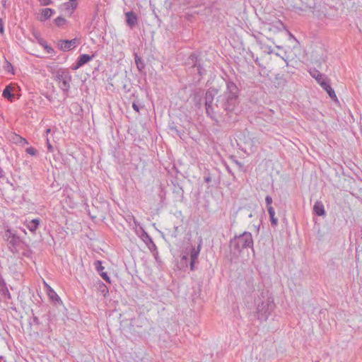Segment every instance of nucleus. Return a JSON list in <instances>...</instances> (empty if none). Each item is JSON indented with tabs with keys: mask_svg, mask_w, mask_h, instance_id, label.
<instances>
[{
	"mask_svg": "<svg viewBox=\"0 0 362 362\" xmlns=\"http://www.w3.org/2000/svg\"><path fill=\"white\" fill-rule=\"evenodd\" d=\"M239 89L231 81H226V90L216 99L214 94L207 90L204 98L206 115L216 124L230 122L238 104Z\"/></svg>",
	"mask_w": 362,
	"mask_h": 362,
	"instance_id": "nucleus-1",
	"label": "nucleus"
},
{
	"mask_svg": "<svg viewBox=\"0 0 362 362\" xmlns=\"http://www.w3.org/2000/svg\"><path fill=\"white\" fill-rule=\"evenodd\" d=\"M54 79L58 83L59 88L66 97L68 96L71 88L72 76L67 69L60 68L52 72Z\"/></svg>",
	"mask_w": 362,
	"mask_h": 362,
	"instance_id": "nucleus-2",
	"label": "nucleus"
},
{
	"mask_svg": "<svg viewBox=\"0 0 362 362\" xmlns=\"http://www.w3.org/2000/svg\"><path fill=\"white\" fill-rule=\"evenodd\" d=\"M230 247L238 252L246 248H253V239L251 233L244 232L230 240Z\"/></svg>",
	"mask_w": 362,
	"mask_h": 362,
	"instance_id": "nucleus-3",
	"label": "nucleus"
},
{
	"mask_svg": "<svg viewBox=\"0 0 362 362\" xmlns=\"http://www.w3.org/2000/svg\"><path fill=\"white\" fill-rule=\"evenodd\" d=\"M275 308L274 300L272 298H267L262 300L261 303L257 305V315L260 320H267L271 313Z\"/></svg>",
	"mask_w": 362,
	"mask_h": 362,
	"instance_id": "nucleus-4",
	"label": "nucleus"
},
{
	"mask_svg": "<svg viewBox=\"0 0 362 362\" xmlns=\"http://www.w3.org/2000/svg\"><path fill=\"white\" fill-rule=\"evenodd\" d=\"M5 237L8 241V250L13 254L18 253L19 247L22 243L21 238L13 233L11 230H7L5 233Z\"/></svg>",
	"mask_w": 362,
	"mask_h": 362,
	"instance_id": "nucleus-5",
	"label": "nucleus"
},
{
	"mask_svg": "<svg viewBox=\"0 0 362 362\" xmlns=\"http://www.w3.org/2000/svg\"><path fill=\"white\" fill-rule=\"evenodd\" d=\"M80 44V39L61 40L58 42L59 48L63 52H67L76 48Z\"/></svg>",
	"mask_w": 362,
	"mask_h": 362,
	"instance_id": "nucleus-6",
	"label": "nucleus"
},
{
	"mask_svg": "<svg viewBox=\"0 0 362 362\" xmlns=\"http://www.w3.org/2000/svg\"><path fill=\"white\" fill-rule=\"evenodd\" d=\"M187 64L191 65L192 69H195L199 76H202L205 73L204 69L199 64L198 57L195 53H192L189 55L187 62Z\"/></svg>",
	"mask_w": 362,
	"mask_h": 362,
	"instance_id": "nucleus-7",
	"label": "nucleus"
},
{
	"mask_svg": "<svg viewBox=\"0 0 362 362\" xmlns=\"http://www.w3.org/2000/svg\"><path fill=\"white\" fill-rule=\"evenodd\" d=\"M202 245V240L200 239L199 243L197 245V247H192L190 251V269L192 271L194 270V264L197 262V259L199 257L201 248Z\"/></svg>",
	"mask_w": 362,
	"mask_h": 362,
	"instance_id": "nucleus-8",
	"label": "nucleus"
},
{
	"mask_svg": "<svg viewBox=\"0 0 362 362\" xmlns=\"http://www.w3.org/2000/svg\"><path fill=\"white\" fill-rule=\"evenodd\" d=\"M142 240L151 252H153L154 255L155 252L158 254V250L156 244L154 243L151 237L145 231L142 235Z\"/></svg>",
	"mask_w": 362,
	"mask_h": 362,
	"instance_id": "nucleus-9",
	"label": "nucleus"
},
{
	"mask_svg": "<svg viewBox=\"0 0 362 362\" xmlns=\"http://www.w3.org/2000/svg\"><path fill=\"white\" fill-rule=\"evenodd\" d=\"M310 75L315 78L317 82L322 86V83H328L329 80L316 69H310L309 71Z\"/></svg>",
	"mask_w": 362,
	"mask_h": 362,
	"instance_id": "nucleus-10",
	"label": "nucleus"
},
{
	"mask_svg": "<svg viewBox=\"0 0 362 362\" xmlns=\"http://www.w3.org/2000/svg\"><path fill=\"white\" fill-rule=\"evenodd\" d=\"M126 21L131 28H134L138 21L137 15L134 11L126 13Z\"/></svg>",
	"mask_w": 362,
	"mask_h": 362,
	"instance_id": "nucleus-11",
	"label": "nucleus"
},
{
	"mask_svg": "<svg viewBox=\"0 0 362 362\" xmlns=\"http://www.w3.org/2000/svg\"><path fill=\"white\" fill-rule=\"evenodd\" d=\"M95 269L99 273L100 276L107 283H110V279L107 272H103L104 267L102 266V262L100 260H97L95 262Z\"/></svg>",
	"mask_w": 362,
	"mask_h": 362,
	"instance_id": "nucleus-12",
	"label": "nucleus"
},
{
	"mask_svg": "<svg viewBox=\"0 0 362 362\" xmlns=\"http://www.w3.org/2000/svg\"><path fill=\"white\" fill-rule=\"evenodd\" d=\"M55 13V11L52 8H43L41 11L40 16L39 20L40 21H45L46 20L50 18V17Z\"/></svg>",
	"mask_w": 362,
	"mask_h": 362,
	"instance_id": "nucleus-13",
	"label": "nucleus"
},
{
	"mask_svg": "<svg viewBox=\"0 0 362 362\" xmlns=\"http://www.w3.org/2000/svg\"><path fill=\"white\" fill-rule=\"evenodd\" d=\"M313 212L319 216H322L325 214L324 204L321 201H317L315 203L313 206Z\"/></svg>",
	"mask_w": 362,
	"mask_h": 362,
	"instance_id": "nucleus-14",
	"label": "nucleus"
},
{
	"mask_svg": "<svg viewBox=\"0 0 362 362\" xmlns=\"http://www.w3.org/2000/svg\"><path fill=\"white\" fill-rule=\"evenodd\" d=\"M78 0H69V1L64 3L62 6L65 11L72 13L78 6Z\"/></svg>",
	"mask_w": 362,
	"mask_h": 362,
	"instance_id": "nucleus-15",
	"label": "nucleus"
},
{
	"mask_svg": "<svg viewBox=\"0 0 362 362\" xmlns=\"http://www.w3.org/2000/svg\"><path fill=\"white\" fill-rule=\"evenodd\" d=\"M322 88L327 93L329 96L335 101H337V98L334 90L330 86L329 82L328 83H322Z\"/></svg>",
	"mask_w": 362,
	"mask_h": 362,
	"instance_id": "nucleus-16",
	"label": "nucleus"
},
{
	"mask_svg": "<svg viewBox=\"0 0 362 362\" xmlns=\"http://www.w3.org/2000/svg\"><path fill=\"white\" fill-rule=\"evenodd\" d=\"M95 286L99 293H100L104 297L107 296L109 291L107 286L103 282H102L100 280H98L95 284Z\"/></svg>",
	"mask_w": 362,
	"mask_h": 362,
	"instance_id": "nucleus-17",
	"label": "nucleus"
},
{
	"mask_svg": "<svg viewBox=\"0 0 362 362\" xmlns=\"http://www.w3.org/2000/svg\"><path fill=\"white\" fill-rule=\"evenodd\" d=\"M40 221L39 218H35L28 221L26 226L30 232L35 233L40 225Z\"/></svg>",
	"mask_w": 362,
	"mask_h": 362,
	"instance_id": "nucleus-18",
	"label": "nucleus"
},
{
	"mask_svg": "<svg viewBox=\"0 0 362 362\" xmlns=\"http://www.w3.org/2000/svg\"><path fill=\"white\" fill-rule=\"evenodd\" d=\"M169 129L180 139H182L185 134V131L181 128H178L174 123L169 124Z\"/></svg>",
	"mask_w": 362,
	"mask_h": 362,
	"instance_id": "nucleus-19",
	"label": "nucleus"
},
{
	"mask_svg": "<svg viewBox=\"0 0 362 362\" xmlns=\"http://www.w3.org/2000/svg\"><path fill=\"white\" fill-rule=\"evenodd\" d=\"M47 287V295L49 299L53 302H59L60 301V298L57 295V293L47 284H45Z\"/></svg>",
	"mask_w": 362,
	"mask_h": 362,
	"instance_id": "nucleus-20",
	"label": "nucleus"
},
{
	"mask_svg": "<svg viewBox=\"0 0 362 362\" xmlns=\"http://www.w3.org/2000/svg\"><path fill=\"white\" fill-rule=\"evenodd\" d=\"M268 213L270 217V221L272 226L275 227L278 225V219L275 217V211L273 207H268Z\"/></svg>",
	"mask_w": 362,
	"mask_h": 362,
	"instance_id": "nucleus-21",
	"label": "nucleus"
},
{
	"mask_svg": "<svg viewBox=\"0 0 362 362\" xmlns=\"http://www.w3.org/2000/svg\"><path fill=\"white\" fill-rule=\"evenodd\" d=\"M93 57L94 55L90 56L87 54H81L77 59L79 61V64H81L83 66L90 61H91L93 59Z\"/></svg>",
	"mask_w": 362,
	"mask_h": 362,
	"instance_id": "nucleus-22",
	"label": "nucleus"
},
{
	"mask_svg": "<svg viewBox=\"0 0 362 362\" xmlns=\"http://www.w3.org/2000/svg\"><path fill=\"white\" fill-rule=\"evenodd\" d=\"M2 95L4 98L8 99L9 100H12L14 97V95L12 93V88L11 86H7L3 90Z\"/></svg>",
	"mask_w": 362,
	"mask_h": 362,
	"instance_id": "nucleus-23",
	"label": "nucleus"
},
{
	"mask_svg": "<svg viewBox=\"0 0 362 362\" xmlns=\"http://www.w3.org/2000/svg\"><path fill=\"white\" fill-rule=\"evenodd\" d=\"M54 22L58 28H63L67 23V21L62 16L56 18Z\"/></svg>",
	"mask_w": 362,
	"mask_h": 362,
	"instance_id": "nucleus-24",
	"label": "nucleus"
},
{
	"mask_svg": "<svg viewBox=\"0 0 362 362\" xmlns=\"http://www.w3.org/2000/svg\"><path fill=\"white\" fill-rule=\"evenodd\" d=\"M272 28L276 29L278 31H281V30H286V26L280 20H279V21H276L275 23H274V24L272 25Z\"/></svg>",
	"mask_w": 362,
	"mask_h": 362,
	"instance_id": "nucleus-25",
	"label": "nucleus"
},
{
	"mask_svg": "<svg viewBox=\"0 0 362 362\" xmlns=\"http://www.w3.org/2000/svg\"><path fill=\"white\" fill-rule=\"evenodd\" d=\"M33 36L35 37V40L37 41V42L41 45H45L46 41L41 37L40 33L38 32H33Z\"/></svg>",
	"mask_w": 362,
	"mask_h": 362,
	"instance_id": "nucleus-26",
	"label": "nucleus"
},
{
	"mask_svg": "<svg viewBox=\"0 0 362 362\" xmlns=\"http://www.w3.org/2000/svg\"><path fill=\"white\" fill-rule=\"evenodd\" d=\"M135 62H136V64L139 70L141 71L142 69L144 68V64L142 62L141 59L140 57H139L137 55H136V57H135Z\"/></svg>",
	"mask_w": 362,
	"mask_h": 362,
	"instance_id": "nucleus-27",
	"label": "nucleus"
},
{
	"mask_svg": "<svg viewBox=\"0 0 362 362\" xmlns=\"http://www.w3.org/2000/svg\"><path fill=\"white\" fill-rule=\"evenodd\" d=\"M4 68L6 71L13 74V67L9 62L6 61Z\"/></svg>",
	"mask_w": 362,
	"mask_h": 362,
	"instance_id": "nucleus-28",
	"label": "nucleus"
},
{
	"mask_svg": "<svg viewBox=\"0 0 362 362\" xmlns=\"http://www.w3.org/2000/svg\"><path fill=\"white\" fill-rule=\"evenodd\" d=\"M26 152L31 156H35L37 153V150L32 146L26 148Z\"/></svg>",
	"mask_w": 362,
	"mask_h": 362,
	"instance_id": "nucleus-29",
	"label": "nucleus"
},
{
	"mask_svg": "<svg viewBox=\"0 0 362 362\" xmlns=\"http://www.w3.org/2000/svg\"><path fill=\"white\" fill-rule=\"evenodd\" d=\"M265 202H266L267 209H268V207H272V198L271 196H269V195L266 196Z\"/></svg>",
	"mask_w": 362,
	"mask_h": 362,
	"instance_id": "nucleus-30",
	"label": "nucleus"
},
{
	"mask_svg": "<svg viewBox=\"0 0 362 362\" xmlns=\"http://www.w3.org/2000/svg\"><path fill=\"white\" fill-rule=\"evenodd\" d=\"M42 47L45 48L47 53H52L54 52L53 48L51 46L48 45L47 44V42H45V45H42Z\"/></svg>",
	"mask_w": 362,
	"mask_h": 362,
	"instance_id": "nucleus-31",
	"label": "nucleus"
},
{
	"mask_svg": "<svg viewBox=\"0 0 362 362\" xmlns=\"http://www.w3.org/2000/svg\"><path fill=\"white\" fill-rule=\"evenodd\" d=\"M39 1L42 6L50 5L52 3V0H40Z\"/></svg>",
	"mask_w": 362,
	"mask_h": 362,
	"instance_id": "nucleus-32",
	"label": "nucleus"
},
{
	"mask_svg": "<svg viewBox=\"0 0 362 362\" xmlns=\"http://www.w3.org/2000/svg\"><path fill=\"white\" fill-rule=\"evenodd\" d=\"M81 66H83V65L81 64H79V61L77 59L76 64L73 65L72 69L77 70L78 69H79Z\"/></svg>",
	"mask_w": 362,
	"mask_h": 362,
	"instance_id": "nucleus-33",
	"label": "nucleus"
},
{
	"mask_svg": "<svg viewBox=\"0 0 362 362\" xmlns=\"http://www.w3.org/2000/svg\"><path fill=\"white\" fill-rule=\"evenodd\" d=\"M47 146L49 152H53V146L50 144L48 138H47Z\"/></svg>",
	"mask_w": 362,
	"mask_h": 362,
	"instance_id": "nucleus-34",
	"label": "nucleus"
},
{
	"mask_svg": "<svg viewBox=\"0 0 362 362\" xmlns=\"http://www.w3.org/2000/svg\"><path fill=\"white\" fill-rule=\"evenodd\" d=\"M4 33V22L1 18H0V33Z\"/></svg>",
	"mask_w": 362,
	"mask_h": 362,
	"instance_id": "nucleus-35",
	"label": "nucleus"
},
{
	"mask_svg": "<svg viewBox=\"0 0 362 362\" xmlns=\"http://www.w3.org/2000/svg\"><path fill=\"white\" fill-rule=\"evenodd\" d=\"M132 107L133 109L136 111V112H139V106L136 104L135 103H133L132 104Z\"/></svg>",
	"mask_w": 362,
	"mask_h": 362,
	"instance_id": "nucleus-36",
	"label": "nucleus"
},
{
	"mask_svg": "<svg viewBox=\"0 0 362 362\" xmlns=\"http://www.w3.org/2000/svg\"><path fill=\"white\" fill-rule=\"evenodd\" d=\"M174 229H175V231L173 233H172L171 236L173 237V238H177V230L178 229V227L177 226H175Z\"/></svg>",
	"mask_w": 362,
	"mask_h": 362,
	"instance_id": "nucleus-37",
	"label": "nucleus"
},
{
	"mask_svg": "<svg viewBox=\"0 0 362 362\" xmlns=\"http://www.w3.org/2000/svg\"><path fill=\"white\" fill-rule=\"evenodd\" d=\"M204 181L207 183H209L211 181V177L209 175L206 176V177H204Z\"/></svg>",
	"mask_w": 362,
	"mask_h": 362,
	"instance_id": "nucleus-38",
	"label": "nucleus"
},
{
	"mask_svg": "<svg viewBox=\"0 0 362 362\" xmlns=\"http://www.w3.org/2000/svg\"><path fill=\"white\" fill-rule=\"evenodd\" d=\"M4 175V170L0 168V178L1 177H3Z\"/></svg>",
	"mask_w": 362,
	"mask_h": 362,
	"instance_id": "nucleus-39",
	"label": "nucleus"
},
{
	"mask_svg": "<svg viewBox=\"0 0 362 362\" xmlns=\"http://www.w3.org/2000/svg\"><path fill=\"white\" fill-rule=\"evenodd\" d=\"M286 30L288 32L289 37L291 38H295L294 36L291 34V33H290L287 29Z\"/></svg>",
	"mask_w": 362,
	"mask_h": 362,
	"instance_id": "nucleus-40",
	"label": "nucleus"
},
{
	"mask_svg": "<svg viewBox=\"0 0 362 362\" xmlns=\"http://www.w3.org/2000/svg\"><path fill=\"white\" fill-rule=\"evenodd\" d=\"M50 132H51V129H47L46 130V134H48Z\"/></svg>",
	"mask_w": 362,
	"mask_h": 362,
	"instance_id": "nucleus-41",
	"label": "nucleus"
},
{
	"mask_svg": "<svg viewBox=\"0 0 362 362\" xmlns=\"http://www.w3.org/2000/svg\"><path fill=\"white\" fill-rule=\"evenodd\" d=\"M20 139H21V140H23L25 143H27V141H26L25 139H23V138H22V137H20Z\"/></svg>",
	"mask_w": 362,
	"mask_h": 362,
	"instance_id": "nucleus-42",
	"label": "nucleus"
},
{
	"mask_svg": "<svg viewBox=\"0 0 362 362\" xmlns=\"http://www.w3.org/2000/svg\"><path fill=\"white\" fill-rule=\"evenodd\" d=\"M332 10H334V13H336V12H337V9H336V8H332ZM334 15H335V13H334V14L332 15V16H334Z\"/></svg>",
	"mask_w": 362,
	"mask_h": 362,
	"instance_id": "nucleus-43",
	"label": "nucleus"
},
{
	"mask_svg": "<svg viewBox=\"0 0 362 362\" xmlns=\"http://www.w3.org/2000/svg\"><path fill=\"white\" fill-rule=\"evenodd\" d=\"M182 259L187 260V256L184 255V256L182 257Z\"/></svg>",
	"mask_w": 362,
	"mask_h": 362,
	"instance_id": "nucleus-44",
	"label": "nucleus"
},
{
	"mask_svg": "<svg viewBox=\"0 0 362 362\" xmlns=\"http://www.w3.org/2000/svg\"><path fill=\"white\" fill-rule=\"evenodd\" d=\"M132 218H133V220H134V223L136 224V223H137V221H136L135 218L133 216V217H132Z\"/></svg>",
	"mask_w": 362,
	"mask_h": 362,
	"instance_id": "nucleus-45",
	"label": "nucleus"
},
{
	"mask_svg": "<svg viewBox=\"0 0 362 362\" xmlns=\"http://www.w3.org/2000/svg\"><path fill=\"white\" fill-rule=\"evenodd\" d=\"M325 16H326V17H330L331 16H327V14H325Z\"/></svg>",
	"mask_w": 362,
	"mask_h": 362,
	"instance_id": "nucleus-46",
	"label": "nucleus"
},
{
	"mask_svg": "<svg viewBox=\"0 0 362 362\" xmlns=\"http://www.w3.org/2000/svg\"><path fill=\"white\" fill-rule=\"evenodd\" d=\"M316 362H319V361H316Z\"/></svg>",
	"mask_w": 362,
	"mask_h": 362,
	"instance_id": "nucleus-47",
	"label": "nucleus"
}]
</instances>
